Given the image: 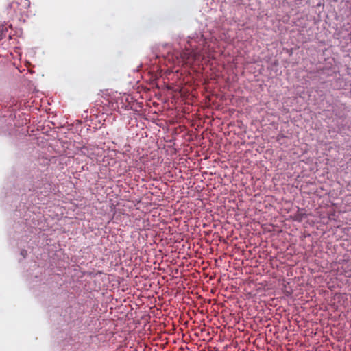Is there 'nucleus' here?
Wrapping results in <instances>:
<instances>
[{"mask_svg": "<svg viewBox=\"0 0 351 351\" xmlns=\"http://www.w3.org/2000/svg\"><path fill=\"white\" fill-rule=\"evenodd\" d=\"M199 52L189 49L184 50L180 53V58L184 64H192L200 58Z\"/></svg>", "mask_w": 351, "mask_h": 351, "instance_id": "1", "label": "nucleus"}, {"mask_svg": "<svg viewBox=\"0 0 351 351\" xmlns=\"http://www.w3.org/2000/svg\"><path fill=\"white\" fill-rule=\"evenodd\" d=\"M345 298V294L334 293L330 289V311H338L339 306L343 304Z\"/></svg>", "mask_w": 351, "mask_h": 351, "instance_id": "2", "label": "nucleus"}, {"mask_svg": "<svg viewBox=\"0 0 351 351\" xmlns=\"http://www.w3.org/2000/svg\"><path fill=\"white\" fill-rule=\"evenodd\" d=\"M332 207V206L330 205V208ZM332 213H330V226H332L331 223H332Z\"/></svg>", "mask_w": 351, "mask_h": 351, "instance_id": "3", "label": "nucleus"}, {"mask_svg": "<svg viewBox=\"0 0 351 351\" xmlns=\"http://www.w3.org/2000/svg\"><path fill=\"white\" fill-rule=\"evenodd\" d=\"M330 336H333V330L330 328Z\"/></svg>", "mask_w": 351, "mask_h": 351, "instance_id": "4", "label": "nucleus"}, {"mask_svg": "<svg viewBox=\"0 0 351 351\" xmlns=\"http://www.w3.org/2000/svg\"><path fill=\"white\" fill-rule=\"evenodd\" d=\"M330 272L332 271V269H333V265L332 263H330Z\"/></svg>", "mask_w": 351, "mask_h": 351, "instance_id": "5", "label": "nucleus"}]
</instances>
